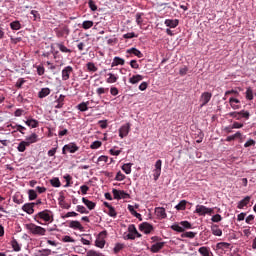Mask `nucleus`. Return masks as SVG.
Instances as JSON below:
<instances>
[{"instance_id": "10", "label": "nucleus", "mask_w": 256, "mask_h": 256, "mask_svg": "<svg viewBox=\"0 0 256 256\" xmlns=\"http://www.w3.org/2000/svg\"><path fill=\"white\" fill-rule=\"evenodd\" d=\"M229 105H230L231 109H233L234 111H237V110L241 109V100H239L235 97H230Z\"/></svg>"}, {"instance_id": "11", "label": "nucleus", "mask_w": 256, "mask_h": 256, "mask_svg": "<svg viewBox=\"0 0 256 256\" xmlns=\"http://www.w3.org/2000/svg\"><path fill=\"white\" fill-rule=\"evenodd\" d=\"M129 131H131V126L129 124H124L119 129V137L123 139L129 135Z\"/></svg>"}, {"instance_id": "56", "label": "nucleus", "mask_w": 256, "mask_h": 256, "mask_svg": "<svg viewBox=\"0 0 256 256\" xmlns=\"http://www.w3.org/2000/svg\"><path fill=\"white\" fill-rule=\"evenodd\" d=\"M64 179L66 181V184L64 185V187H71V179H73V177H71V175L66 174L64 175Z\"/></svg>"}, {"instance_id": "28", "label": "nucleus", "mask_w": 256, "mask_h": 256, "mask_svg": "<svg viewBox=\"0 0 256 256\" xmlns=\"http://www.w3.org/2000/svg\"><path fill=\"white\" fill-rule=\"evenodd\" d=\"M119 65H125V60L119 56H116L113 58V61L111 63V67H117Z\"/></svg>"}, {"instance_id": "33", "label": "nucleus", "mask_w": 256, "mask_h": 256, "mask_svg": "<svg viewBox=\"0 0 256 256\" xmlns=\"http://www.w3.org/2000/svg\"><path fill=\"white\" fill-rule=\"evenodd\" d=\"M143 79V75L137 74L129 78V83H131L132 85H136V83H139V81H143Z\"/></svg>"}, {"instance_id": "24", "label": "nucleus", "mask_w": 256, "mask_h": 256, "mask_svg": "<svg viewBox=\"0 0 256 256\" xmlns=\"http://www.w3.org/2000/svg\"><path fill=\"white\" fill-rule=\"evenodd\" d=\"M38 137L39 136L36 133H32L30 136H27L24 141L29 146V145H31L33 143H37Z\"/></svg>"}, {"instance_id": "55", "label": "nucleus", "mask_w": 256, "mask_h": 256, "mask_svg": "<svg viewBox=\"0 0 256 256\" xmlns=\"http://www.w3.org/2000/svg\"><path fill=\"white\" fill-rule=\"evenodd\" d=\"M101 145H103V143L99 140H96L90 145V149H99Z\"/></svg>"}, {"instance_id": "54", "label": "nucleus", "mask_w": 256, "mask_h": 256, "mask_svg": "<svg viewBox=\"0 0 256 256\" xmlns=\"http://www.w3.org/2000/svg\"><path fill=\"white\" fill-rule=\"evenodd\" d=\"M25 78H19L15 84V87H17V89H21V87H23V85H25Z\"/></svg>"}, {"instance_id": "34", "label": "nucleus", "mask_w": 256, "mask_h": 256, "mask_svg": "<svg viewBox=\"0 0 256 256\" xmlns=\"http://www.w3.org/2000/svg\"><path fill=\"white\" fill-rule=\"evenodd\" d=\"M187 209V200H181L176 206V211H185Z\"/></svg>"}, {"instance_id": "29", "label": "nucleus", "mask_w": 256, "mask_h": 256, "mask_svg": "<svg viewBox=\"0 0 256 256\" xmlns=\"http://www.w3.org/2000/svg\"><path fill=\"white\" fill-rule=\"evenodd\" d=\"M76 109H78V111H81V113H85V111H89V101L78 104L76 106Z\"/></svg>"}, {"instance_id": "30", "label": "nucleus", "mask_w": 256, "mask_h": 256, "mask_svg": "<svg viewBox=\"0 0 256 256\" xmlns=\"http://www.w3.org/2000/svg\"><path fill=\"white\" fill-rule=\"evenodd\" d=\"M51 95V89L49 88H42L39 92H38V97L39 99H45V97Z\"/></svg>"}, {"instance_id": "15", "label": "nucleus", "mask_w": 256, "mask_h": 256, "mask_svg": "<svg viewBox=\"0 0 256 256\" xmlns=\"http://www.w3.org/2000/svg\"><path fill=\"white\" fill-rule=\"evenodd\" d=\"M165 247V242H155L151 247V253H159Z\"/></svg>"}, {"instance_id": "13", "label": "nucleus", "mask_w": 256, "mask_h": 256, "mask_svg": "<svg viewBox=\"0 0 256 256\" xmlns=\"http://www.w3.org/2000/svg\"><path fill=\"white\" fill-rule=\"evenodd\" d=\"M154 213L158 219H167V212L164 207H156Z\"/></svg>"}, {"instance_id": "62", "label": "nucleus", "mask_w": 256, "mask_h": 256, "mask_svg": "<svg viewBox=\"0 0 256 256\" xmlns=\"http://www.w3.org/2000/svg\"><path fill=\"white\" fill-rule=\"evenodd\" d=\"M195 235H197V233L195 232H185L182 234V237H186L188 239H194Z\"/></svg>"}, {"instance_id": "3", "label": "nucleus", "mask_w": 256, "mask_h": 256, "mask_svg": "<svg viewBox=\"0 0 256 256\" xmlns=\"http://www.w3.org/2000/svg\"><path fill=\"white\" fill-rule=\"evenodd\" d=\"M79 151V146L75 142H70L65 144L62 148V155H67V153H77Z\"/></svg>"}, {"instance_id": "14", "label": "nucleus", "mask_w": 256, "mask_h": 256, "mask_svg": "<svg viewBox=\"0 0 256 256\" xmlns=\"http://www.w3.org/2000/svg\"><path fill=\"white\" fill-rule=\"evenodd\" d=\"M71 33L69 26H63L59 30H56L57 37H67Z\"/></svg>"}, {"instance_id": "46", "label": "nucleus", "mask_w": 256, "mask_h": 256, "mask_svg": "<svg viewBox=\"0 0 256 256\" xmlns=\"http://www.w3.org/2000/svg\"><path fill=\"white\" fill-rule=\"evenodd\" d=\"M87 70L90 71L91 73H95L97 71V66H95V63L93 62H88L86 64Z\"/></svg>"}, {"instance_id": "31", "label": "nucleus", "mask_w": 256, "mask_h": 256, "mask_svg": "<svg viewBox=\"0 0 256 256\" xmlns=\"http://www.w3.org/2000/svg\"><path fill=\"white\" fill-rule=\"evenodd\" d=\"M127 53H130V55H135V57H138V59L143 58V53L137 48H130L127 50Z\"/></svg>"}, {"instance_id": "48", "label": "nucleus", "mask_w": 256, "mask_h": 256, "mask_svg": "<svg viewBox=\"0 0 256 256\" xmlns=\"http://www.w3.org/2000/svg\"><path fill=\"white\" fill-rule=\"evenodd\" d=\"M229 247H231V244L227 242H219L217 244V249H222L223 251H225V249H229Z\"/></svg>"}, {"instance_id": "41", "label": "nucleus", "mask_w": 256, "mask_h": 256, "mask_svg": "<svg viewBox=\"0 0 256 256\" xmlns=\"http://www.w3.org/2000/svg\"><path fill=\"white\" fill-rule=\"evenodd\" d=\"M50 184L52 185V187H56L59 188L61 187V181L59 180L58 177H54L50 180Z\"/></svg>"}, {"instance_id": "51", "label": "nucleus", "mask_w": 256, "mask_h": 256, "mask_svg": "<svg viewBox=\"0 0 256 256\" xmlns=\"http://www.w3.org/2000/svg\"><path fill=\"white\" fill-rule=\"evenodd\" d=\"M28 197L30 201H35L37 199V192L35 190H29Z\"/></svg>"}, {"instance_id": "6", "label": "nucleus", "mask_w": 256, "mask_h": 256, "mask_svg": "<svg viewBox=\"0 0 256 256\" xmlns=\"http://www.w3.org/2000/svg\"><path fill=\"white\" fill-rule=\"evenodd\" d=\"M105 237H107L106 230L99 233V235L95 241L96 247H99V249H103V247H105Z\"/></svg>"}, {"instance_id": "22", "label": "nucleus", "mask_w": 256, "mask_h": 256, "mask_svg": "<svg viewBox=\"0 0 256 256\" xmlns=\"http://www.w3.org/2000/svg\"><path fill=\"white\" fill-rule=\"evenodd\" d=\"M198 253H200L201 256H213V252L211 251V248L202 246L198 249Z\"/></svg>"}, {"instance_id": "8", "label": "nucleus", "mask_w": 256, "mask_h": 256, "mask_svg": "<svg viewBox=\"0 0 256 256\" xmlns=\"http://www.w3.org/2000/svg\"><path fill=\"white\" fill-rule=\"evenodd\" d=\"M112 194L114 199H117L118 201L121 199H129V193L125 192V190H117L113 189Z\"/></svg>"}, {"instance_id": "44", "label": "nucleus", "mask_w": 256, "mask_h": 256, "mask_svg": "<svg viewBox=\"0 0 256 256\" xmlns=\"http://www.w3.org/2000/svg\"><path fill=\"white\" fill-rule=\"evenodd\" d=\"M76 211H77L78 213H81L82 215H83V214H85V215L89 214V211H88L87 208H85V206H83V205H77V206H76Z\"/></svg>"}, {"instance_id": "5", "label": "nucleus", "mask_w": 256, "mask_h": 256, "mask_svg": "<svg viewBox=\"0 0 256 256\" xmlns=\"http://www.w3.org/2000/svg\"><path fill=\"white\" fill-rule=\"evenodd\" d=\"M137 237H141V234L137 231L135 224H130L128 226V234L126 235L127 239L135 240Z\"/></svg>"}, {"instance_id": "20", "label": "nucleus", "mask_w": 256, "mask_h": 256, "mask_svg": "<svg viewBox=\"0 0 256 256\" xmlns=\"http://www.w3.org/2000/svg\"><path fill=\"white\" fill-rule=\"evenodd\" d=\"M211 233L215 237H221V235H223V230H221V228H219V225L212 224L211 225Z\"/></svg>"}, {"instance_id": "21", "label": "nucleus", "mask_w": 256, "mask_h": 256, "mask_svg": "<svg viewBox=\"0 0 256 256\" xmlns=\"http://www.w3.org/2000/svg\"><path fill=\"white\" fill-rule=\"evenodd\" d=\"M250 202H251V196H246L244 197V199L238 202L237 208L244 209V207H247Z\"/></svg>"}, {"instance_id": "18", "label": "nucleus", "mask_w": 256, "mask_h": 256, "mask_svg": "<svg viewBox=\"0 0 256 256\" xmlns=\"http://www.w3.org/2000/svg\"><path fill=\"white\" fill-rule=\"evenodd\" d=\"M164 25H166V27H169L170 29H175L179 25V20L178 19H166L164 21Z\"/></svg>"}, {"instance_id": "57", "label": "nucleus", "mask_w": 256, "mask_h": 256, "mask_svg": "<svg viewBox=\"0 0 256 256\" xmlns=\"http://www.w3.org/2000/svg\"><path fill=\"white\" fill-rule=\"evenodd\" d=\"M180 225L183 231H185V229H191V223H189V221H181Z\"/></svg>"}, {"instance_id": "38", "label": "nucleus", "mask_w": 256, "mask_h": 256, "mask_svg": "<svg viewBox=\"0 0 256 256\" xmlns=\"http://www.w3.org/2000/svg\"><path fill=\"white\" fill-rule=\"evenodd\" d=\"M28 144L26 141H21L18 146H17V150L19 151V153H25V150L27 149Z\"/></svg>"}, {"instance_id": "4", "label": "nucleus", "mask_w": 256, "mask_h": 256, "mask_svg": "<svg viewBox=\"0 0 256 256\" xmlns=\"http://www.w3.org/2000/svg\"><path fill=\"white\" fill-rule=\"evenodd\" d=\"M195 213L200 217H205V215H211L213 213V208H208L205 205H196Z\"/></svg>"}, {"instance_id": "16", "label": "nucleus", "mask_w": 256, "mask_h": 256, "mask_svg": "<svg viewBox=\"0 0 256 256\" xmlns=\"http://www.w3.org/2000/svg\"><path fill=\"white\" fill-rule=\"evenodd\" d=\"M63 105H65V95L60 94V96L54 101L55 109H63Z\"/></svg>"}, {"instance_id": "52", "label": "nucleus", "mask_w": 256, "mask_h": 256, "mask_svg": "<svg viewBox=\"0 0 256 256\" xmlns=\"http://www.w3.org/2000/svg\"><path fill=\"white\" fill-rule=\"evenodd\" d=\"M212 223H220V221H223V217L220 214L213 215L211 217Z\"/></svg>"}, {"instance_id": "7", "label": "nucleus", "mask_w": 256, "mask_h": 256, "mask_svg": "<svg viewBox=\"0 0 256 256\" xmlns=\"http://www.w3.org/2000/svg\"><path fill=\"white\" fill-rule=\"evenodd\" d=\"M213 97V94L211 92H203L200 96V107L203 108L205 105L211 101V98Z\"/></svg>"}, {"instance_id": "12", "label": "nucleus", "mask_w": 256, "mask_h": 256, "mask_svg": "<svg viewBox=\"0 0 256 256\" xmlns=\"http://www.w3.org/2000/svg\"><path fill=\"white\" fill-rule=\"evenodd\" d=\"M140 231L145 233V235H149L151 231H153V225L149 224L148 222H143L142 224L139 225Z\"/></svg>"}, {"instance_id": "9", "label": "nucleus", "mask_w": 256, "mask_h": 256, "mask_svg": "<svg viewBox=\"0 0 256 256\" xmlns=\"http://www.w3.org/2000/svg\"><path fill=\"white\" fill-rule=\"evenodd\" d=\"M73 73L72 66H66L62 69V81H69L71 74Z\"/></svg>"}, {"instance_id": "2", "label": "nucleus", "mask_w": 256, "mask_h": 256, "mask_svg": "<svg viewBox=\"0 0 256 256\" xmlns=\"http://www.w3.org/2000/svg\"><path fill=\"white\" fill-rule=\"evenodd\" d=\"M26 229L27 231H30V233H32V235H45V233H47V230H45V228L35 225L33 223L30 224H26Z\"/></svg>"}, {"instance_id": "37", "label": "nucleus", "mask_w": 256, "mask_h": 256, "mask_svg": "<svg viewBox=\"0 0 256 256\" xmlns=\"http://www.w3.org/2000/svg\"><path fill=\"white\" fill-rule=\"evenodd\" d=\"M240 113V120L241 119H245V121H249L250 117H251V113L247 110H241L239 111Z\"/></svg>"}, {"instance_id": "23", "label": "nucleus", "mask_w": 256, "mask_h": 256, "mask_svg": "<svg viewBox=\"0 0 256 256\" xmlns=\"http://www.w3.org/2000/svg\"><path fill=\"white\" fill-rule=\"evenodd\" d=\"M108 78L106 79V83L109 84H113V83H117V81H119V74H114L109 72L107 74Z\"/></svg>"}, {"instance_id": "43", "label": "nucleus", "mask_w": 256, "mask_h": 256, "mask_svg": "<svg viewBox=\"0 0 256 256\" xmlns=\"http://www.w3.org/2000/svg\"><path fill=\"white\" fill-rule=\"evenodd\" d=\"M247 101H253V89L251 87H248L245 92Z\"/></svg>"}, {"instance_id": "35", "label": "nucleus", "mask_w": 256, "mask_h": 256, "mask_svg": "<svg viewBox=\"0 0 256 256\" xmlns=\"http://www.w3.org/2000/svg\"><path fill=\"white\" fill-rule=\"evenodd\" d=\"M51 255V249L36 250L34 256H49Z\"/></svg>"}, {"instance_id": "64", "label": "nucleus", "mask_w": 256, "mask_h": 256, "mask_svg": "<svg viewBox=\"0 0 256 256\" xmlns=\"http://www.w3.org/2000/svg\"><path fill=\"white\" fill-rule=\"evenodd\" d=\"M115 180L116 181H124L125 180V174H122L121 171L117 172Z\"/></svg>"}, {"instance_id": "27", "label": "nucleus", "mask_w": 256, "mask_h": 256, "mask_svg": "<svg viewBox=\"0 0 256 256\" xmlns=\"http://www.w3.org/2000/svg\"><path fill=\"white\" fill-rule=\"evenodd\" d=\"M128 211L131 213V215L136 217V219H139V221H143L141 214L139 212L135 211V207L133 205H131V204L128 205Z\"/></svg>"}, {"instance_id": "49", "label": "nucleus", "mask_w": 256, "mask_h": 256, "mask_svg": "<svg viewBox=\"0 0 256 256\" xmlns=\"http://www.w3.org/2000/svg\"><path fill=\"white\" fill-rule=\"evenodd\" d=\"M228 117H232V119H236V121H241L240 112L237 111L228 113Z\"/></svg>"}, {"instance_id": "1", "label": "nucleus", "mask_w": 256, "mask_h": 256, "mask_svg": "<svg viewBox=\"0 0 256 256\" xmlns=\"http://www.w3.org/2000/svg\"><path fill=\"white\" fill-rule=\"evenodd\" d=\"M34 220L36 223H39V225H43V222L41 221H44V223H53V212L50 210L38 212L35 215Z\"/></svg>"}, {"instance_id": "47", "label": "nucleus", "mask_w": 256, "mask_h": 256, "mask_svg": "<svg viewBox=\"0 0 256 256\" xmlns=\"http://www.w3.org/2000/svg\"><path fill=\"white\" fill-rule=\"evenodd\" d=\"M93 25H94L93 21H91V20H86V21H84V22L82 23V29H85V30L91 29V27H93Z\"/></svg>"}, {"instance_id": "50", "label": "nucleus", "mask_w": 256, "mask_h": 256, "mask_svg": "<svg viewBox=\"0 0 256 256\" xmlns=\"http://www.w3.org/2000/svg\"><path fill=\"white\" fill-rule=\"evenodd\" d=\"M31 15H33L34 21H41V14L37 10H31Z\"/></svg>"}, {"instance_id": "40", "label": "nucleus", "mask_w": 256, "mask_h": 256, "mask_svg": "<svg viewBox=\"0 0 256 256\" xmlns=\"http://www.w3.org/2000/svg\"><path fill=\"white\" fill-rule=\"evenodd\" d=\"M170 229H172V231H176L177 233H183V227L181 226V223L177 224L174 223L170 226Z\"/></svg>"}, {"instance_id": "42", "label": "nucleus", "mask_w": 256, "mask_h": 256, "mask_svg": "<svg viewBox=\"0 0 256 256\" xmlns=\"http://www.w3.org/2000/svg\"><path fill=\"white\" fill-rule=\"evenodd\" d=\"M105 93H109V88L99 87L96 89V94L98 95V97H101V95H105Z\"/></svg>"}, {"instance_id": "25", "label": "nucleus", "mask_w": 256, "mask_h": 256, "mask_svg": "<svg viewBox=\"0 0 256 256\" xmlns=\"http://www.w3.org/2000/svg\"><path fill=\"white\" fill-rule=\"evenodd\" d=\"M54 45L58 47L61 53H72V50L67 48V46H65L63 42H57V43H54Z\"/></svg>"}, {"instance_id": "32", "label": "nucleus", "mask_w": 256, "mask_h": 256, "mask_svg": "<svg viewBox=\"0 0 256 256\" xmlns=\"http://www.w3.org/2000/svg\"><path fill=\"white\" fill-rule=\"evenodd\" d=\"M82 203H84V205H86V207L89 209V211H93V209H95V203L93 201H90L89 199L83 197L82 198Z\"/></svg>"}, {"instance_id": "58", "label": "nucleus", "mask_w": 256, "mask_h": 256, "mask_svg": "<svg viewBox=\"0 0 256 256\" xmlns=\"http://www.w3.org/2000/svg\"><path fill=\"white\" fill-rule=\"evenodd\" d=\"M108 215L109 217H113L114 219L115 217H117V211H115V208L113 206L108 208Z\"/></svg>"}, {"instance_id": "17", "label": "nucleus", "mask_w": 256, "mask_h": 256, "mask_svg": "<svg viewBox=\"0 0 256 256\" xmlns=\"http://www.w3.org/2000/svg\"><path fill=\"white\" fill-rule=\"evenodd\" d=\"M35 203H26L22 206V211H25L28 215H33L35 213Z\"/></svg>"}, {"instance_id": "19", "label": "nucleus", "mask_w": 256, "mask_h": 256, "mask_svg": "<svg viewBox=\"0 0 256 256\" xmlns=\"http://www.w3.org/2000/svg\"><path fill=\"white\" fill-rule=\"evenodd\" d=\"M69 227L70 229H75L78 231H85V228L83 227V225H81V222L77 221V220H73L69 223Z\"/></svg>"}, {"instance_id": "61", "label": "nucleus", "mask_w": 256, "mask_h": 256, "mask_svg": "<svg viewBox=\"0 0 256 256\" xmlns=\"http://www.w3.org/2000/svg\"><path fill=\"white\" fill-rule=\"evenodd\" d=\"M227 95H234V97H239V91L237 90H228L225 92V97H227Z\"/></svg>"}, {"instance_id": "60", "label": "nucleus", "mask_w": 256, "mask_h": 256, "mask_svg": "<svg viewBox=\"0 0 256 256\" xmlns=\"http://www.w3.org/2000/svg\"><path fill=\"white\" fill-rule=\"evenodd\" d=\"M125 247L124 244H121V243H117L115 244V247L113 249L114 253H119V251H121L123 248Z\"/></svg>"}, {"instance_id": "26", "label": "nucleus", "mask_w": 256, "mask_h": 256, "mask_svg": "<svg viewBox=\"0 0 256 256\" xmlns=\"http://www.w3.org/2000/svg\"><path fill=\"white\" fill-rule=\"evenodd\" d=\"M25 124L28 126V127H31V129H37V127H39V121L38 120H35L33 118H30V119H27L25 121Z\"/></svg>"}, {"instance_id": "45", "label": "nucleus", "mask_w": 256, "mask_h": 256, "mask_svg": "<svg viewBox=\"0 0 256 256\" xmlns=\"http://www.w3.org/2000/svg\"><path fill=\"white\" fill-rule=\"evenodd\" d=\"M122 171H124V173H126V175H131V163L123 164Z\"/></svg>"}, {"instance_id": "36", "label": "nucleus", "mask_w": 256, "mask_h": 256, "mask_svg": "<svg viewBox=\"0 0 256 256\" xmlns=\"http://www.w3.org/2000/svg\"><path fill=\"white\" fill-rule=\"evenodd\" d=\"M10 244H11L13 251H16V252L21 251V245L19 244V242H17L16 239H12Z\"/></svg>"}, {"instance_id": "53", "label": "nucleus", "mask_w": 256, "mask_h": 256, "mask_svg": "<svg viewBox=\"0 0 256 256\" xmlns=\"http://www.w3.org/2000/svg\"><path fill=\"white\" fill-rule=\"evenodd\" d=\"M136 23L141 27L143 25V13H137L136 14Z\"/></svg>"}, {"instance_id": "63", "label": "nucleus", "mask_w": 256, "mask_h": 256, "mask_svg": "<svg viewBox=\"0 0 256 256\" xmlns=\"http://www.w3.org/2000/svg\"><path fill=\"white\" fill-rule=\"evenodd\" d=\"M153 177L154 181H157L159 177H161V170L153 169Z\"/></svg>"}, {"instance_id": "59", "label": "nucleus", "mask_w": 256, "mask_h": 256, "mask_svg": "<svg viewBox=\"0 0 256 256\" xmlns=\"http://www.w3.org/2000/svg\"><path fill=\"white\" fill-rule=\"evenodd\" d=\"M86 256H103V254L95 250H88Z\"/></svg>"}, {"instance_id": "39", "label": "nucleus", "mask_w": 256, "mask_h": 256, "mask_svg": "<svg viewBox=\"0 0 256 256\" xmlns=\"http://www.w3.org/2000/svg\"><path fill=\"white\" fill-rule=\"evenodd\" d=\"M10 28L12 29V31H19V29H21V22H19L18 20L11 22Z\"/></svg>"}]
</instances>
